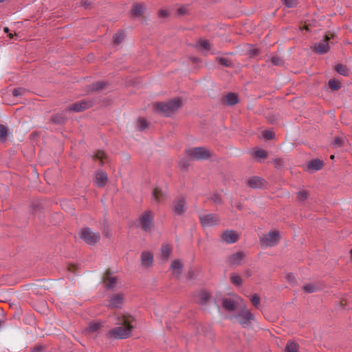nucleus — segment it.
Segmentation results:
<instances>
[{"label":"nucleus","mask_w":352,"mask_h":352,"mask_svg":"<svg viewBox=\"0 0 352 352\" xmlns=\"http://www.w3.org/2000/svg\"><path fill=\"white\" fill-rule=\"evenodd\" d=\"M133 318L123 317L121 325L109 331L107 336L109 338L115 339H124L128 338L131 333L134 325L132 324Z\"/></svg>","instance_id":"f257e3e1"},{"label":"nucleus","mask_w":352,"mask_h":352,"mask_svg":"<svg viewBox=\"0 0 352 352\" xmlns=\"http://www.w3.org/2000/svg\"><path fill=\"white\" fill-rule=\"evenodd\" d=\"M182 106V101L179 98H174L166 102H158L154 106L158 113L165 116H170Z\"/></svg>","instance_id":"f03ea898"},{"label":"nucleus","mask_w":352,"mask_h":352,"mask_svg":"<svg viewBox=\"0 0 352 352\" xmlns=\"http://www.w3.org/2000/svg\"><path fill=\"white\" fill-rule=\"evenodd\" d=\"M280 241V234L278 230H272L260 238V243L263 248L276 245Z\"/></svg>","instance_id":"7ed1b4c3"},{"label":"nucleus","mask_w":352,"mask_h":352,"mask_svg":"<svg viewBox=\"0 0 352 352\" xmlns=\"http://www.w3.org/2000/svg\"><path fill=\"white\" fill-rule=\"evenodd\" d=\"M79 236L88 245H95L100 239V234L92 231L89 228H82L79 233Z\"/></svg>","instance_id":"20e7f679"},{"label":"nucleus","mask_w":352,"mask_h":352,"mask_svg":"<svg viewBox=\"0 0 352 352\" xmlns=\"http://www.w3.org/2000/svg\"><path fill=\"white\" fill-rule=\"evenodd\" d=\"M187 156L195 160H206L211 154L210 150L204 147H195L186 151Z\"/></svg>","instance_id":"39448f33"},{"label":"nucleus","mask_w":352,"mask_h":352,"mask_svg":"<svg viewBox=\"0 0 352 352\" xmlns=\"http://www.w3.org/2000/svg\"><path fill=\"white\" fill-rule=\"evenodd\" d=\"M243 302V299L237 296H235L233 298H223L222 299V307L228 312H233L240 307L241 303Z\"/></svg>","instance_id":"423d86ee"},{"label":"nucleus","mask_w":352,"mask_h":352,"mask_svg":"<svg viewBox=\"0 0 352 352\" xmlns=\"http://www.w3.org/2000/svg\"><path fill=\"white\" fill-rule=\"evenodd\" d=\"M171 210L175 215H182L187 210L186 199L184 197H177L172 203Z\"/></svg>","instance_id":"0eeeda50"},{"label":"nucleus","mask_w":352,"mask_h":352,"mask_svg":"<svg viewBox=\"0 0 352 352\" xmlns=\"http://www.w3.org/2000/svg\"><path fill=\"white\" fill-rule=\"evenodd\" d=\"M234 318L241 324H245L250 323V320H254V316L250 310L245 308V305H243L240 312L230 318Z\"/></svg>","instance_id":"6e6552de"},{"label":"nucleus","mask_w":352,"mask_h":352,"mask_svg":"<svg viewBox=\"0 0 352 352\" xmlns=\"http://www.w3.org/2000/svg\"><path fill=\"white\" fill-rule=\"evenodd\" d=\"M333 35H325L322 41L314 44L313 50L320 54L327 53L330 50L329 41L333 38Z\"/></svg>","instance_id":"1a4fd4ad"},{"label":"nucleus","mask_w":352,"mask_h":352,"mask_svg":"<svg viewBox=\"0 0 352 352\" xmlns=\"http://www.w3.org/2000/svg\"><path fill=\"white\" fill-rule=\"evenodd\" d=\"M140 222L141 225V228L145 232L151 231L153 227V216L151 211H145L140 217Z\"/></svg>","instance_id":"9d476101"},{"label":"nucleus","mask_w":352,"mask_h":352,"mask_svg":"<svg viewBox=\"0 0 352 352\" xmlns=\"http://www.w3.org/2000/svg\"><path fill=\"white\" fill-rule=\"evenodd\" d=\"M201 224L204 227H210L218 225L220 222L219 217L216 214H208L199 217Z\"/></svg>","instance_id":"9b49d317"},{"label":"nucleus","mask_w":352,"mask_h":352,"mask_svg":"<svg viewBox=\"0 0 352 352\" xmlns=\"http://www.w3.org/2000/svg\"><path fill=\"white\" fill-rule=\"evenodd\" d=\"M93 106V102L91 100H81L76 102L69 107V111L80 112Z\"/></svg>","instance_id":"f8f14e48"},{"label":"nucleus","mask_w":352,"mask_h":352,"mask_svg":"<svg viewBox=\"0 0 352 352\" xmlns=\"http://www.w3.org/2000/svg\"><path fill=\"white\" fill-rule=\"evenodd\" d=\"M124 302V296L122 294H118L113 295L109 298L107 306L111 308H120Z\"/></svg>","instance_id":"ddd939ff"},{"label":"nucleus","mask_w":352,"mask_h":352,"mask_svg":"<svg viewBox=\"0 0 352 352\" xmlns=\"http://www.w3.org/2000/svg\"><path fill=\"white\" fill-rule=\"evenodd\" d=\"M141 265L144 268L152 266L153 263V254L148 251H144L140 256Z\"/></svg>","instance_id":"4468645a"},{"label":"nucleus","mask_w":352,"mask_h":352,"mask_svg":"<svg viewBox=\"0 0 352 352\" xmlns=\"http://www.w3.org/2000/svg\"><path fill=\"white\" fill-rule=\"evenodd\" d=\"M244 258L245 254L243 252H238L229 256L227 261L230 265H240Z\"/></svg>","instance_id":"2eb2a0df"},{"label":"nucleus","mask_w":352,"mask_h":352,"mask_svg":"<svg viewBox=\"0 0 352 352\" xmlns=\"http://www.w3.org/2000/svg\"><path fill=\"white\" fill-rule=\"evenodd\" d=\"M107 175L103 171L96 172L95 174L94 184L100 188L105 186L107 182Z\"/></svg>","instance_id":"dca6fc26"},{"label":"nucleus","mask_w":352,"mask_h":352,"mask_svg":"<svg viewBox=\"0 0 352 352\" xmlns=\"http://www.w3.org/2000/svg\"><path fill=\"white\" fill-rule=\"evenodd\" d=\"M103 282L107 289H113L118 283V278L115 276H111L109 273H106L103 278Z\"/></svg>","instance_id":"f3484780"},{"label":"nucleus","mask_w":352,"mask_h":352,"mask_svg":"<svg viewBox=\"0 0 352 352\" xmlns=\"http://www.w3.org/2000/svg\"><path fill=\"white\" fill-rule=\"evenodd\" d=\"M238 234L232 230H226L222 234V239L228 243H232L238 240Z\"/></svg>","instance_id":"a211bd4d"},{"label":"nucleus","mask_w":352,"mask_h":352,"mask_svg":"<svg viewBox=\"0 0 352 352\" xmlns=\"http://www.w3.org/2000/svg\"><path fill=\"white\" fill-rule=\"evenodd\" d=\"M170 268L173 271V274L179 278L182 274V270L183 268V264L179 260H174L173 261Z\"/></svg>","instance_id":"6ab92c4d"},{"label":"nucleus","mask_w":352,"mask_h":352,"mask_svg":"<svg viewBox=\"0 0 352 352\" xmlns=\"http://www.w3.org/2000/svg\"><path fill=\"white\" fill-rule=\"evenodd\" d=\"M248 185L252 188H260L263 186V179L258 177H253L248 181Z\"/></svg>","instance_id":"aec40b11"},{"label":"nucleus","mask_w":352,"mask_h":352,"mask_svg":"<svg viewBox=\"0 0 352 352\" xmlns=\"http://www.w3.org/2000/svg\"><path fill=\"white\" fill-rule=\"evenodd\" d=\"M239 102L238 96L234 93H229L224 97V102L228 105L232 106Z\"/></svg>","instance_id":"412c9836"},{"label":"nucleus","mask_w":352,"mask_h":352,"mask_svg":"<svg viewBox=\"0 0 352 352\" xmlns=\"http://www.w3.org/2000/svg\"><path fill=\"white\" fill-rule=\"evenodd\" d=\"M163 195L162 190L159 188H155L152 194L153 201L159 204L162 200Z\"/></svg>","instance_id":"4be33fe9"},{"label":"nucleus","mask_w":352,"mask_h":352,"mask_svg":"<svg viewBox=\"0 0 352 352\" xmlns=\"http://www.w3.org/2000/svg\"><path fill=\"white\" fill-rule=\"evenodd\" d=\"M144 11V6L142 3H138L133 6L131 9L132 14L135 16H141Z\"/></svg>","instance_id":"5701e85b"},{"label":"nucleus","mask_w":352,"mask_h":352,"mask_svg":"<svg viewBox=\"0 0 352 352\" xmlns=\"http://www.w3.org/2000/svg\"><path fill=\"white\" fill-rule=\"evenodd\" d=\"M322 167V162L319 160H314L311 161L308 165V169H312L314 170H318Z\"/></svg>","instance_id":"b1692460"},{"label":"nucleus","mask_w":352,"mask_h":352,"mask_svg":"<svg viewBox=\"0 0 352 352\" xmlns=\"http://www.w3.org/2000/svg\"><path fill=\"white\" fill-rule=\"evenodd\" d=\"M171 252V248L169 245H164L161 248V256L164 260H168Z\"/></svg>","instance_id":"393cba45"},{"label":"nucleus","mask_w":352,"mask_h":352,"mask_svg":"<svg viewBox=\"0 0 352 352\" xmlns=\"http://www.w3.org/2000/svg\"><path fill=\"white\" fill-rule=\"evenodd\" d=\"M335 70L340 74L347 76H349V70L346 65L343 64H338L335 67Z\"/></svg>","instance_id":"a878e982"},{"label":"nucleus","mask_w":352,"mask_h":352,"mask_svg":"<svg viewBox=\"0 0 352 352\" xmlns=\"http://www.w3.org/2000/svg\"><path fill=\"white\" fill-rule=\"evenodd\" d=\"M329 87L332 90H338L341 88V83L339 80L332 78L328 82Z\"/></svg>","instance_id":"bb28decb"},{"label":"nucleus","mask_w":352,"mask_h":352,"mask_svg":"<svg viewBox=\"0 0 352 352\" xmlns=\"http://www.w3.org/2000/svg\"><path fill=\"white\" fill-rule=\"evenodd\" d=\"M102 326V323L100 322H90L87 327V331L90 333H94L100 329Z\"/></svg>","instance_id":"cd10ccee"},{"label":"nucleus","mask_w":352,"mask_h":352,"mask_svg":"<svg viewBox=\"0 0 352 352\" xmlns=\"http://www.w3.org/2000/svg\"><path fill=\"white\" fill-rule=\"evenodd\" d=\"M95 158L100 161V165H102L107 161V155L103 151H98L95 155Z\"/></svg>","instance_id":"c85d7f7f"},{"label":"nucleus","mask_w":352,"mask_h":352,"mask_svg":"<svg viewBox=\"0 0 352 352\" xmlns=\"http://www.w3.org/2000/svg\"><path fill=\"white\" fill-rule=\"evenodd\" d=\"M285 352H298V346L294 342H288L286 345Z\"/></svg>","instance_id":"c756f323"},{"label":"nucleus","mask_w":352,"mask_h":352,"mask_svg":"<svg viewBox=\"0 0 352 352\" xmlns=\"http://www.w3.org/2000/svg\"><path fill=\"white\" fill-rule=\"evenodd\" d=\"M230 280L232 283L236 286H241L242 284V280L239 275L236 274H232L230 276Z\"/></svg>","instance_id":"7c9ffc66"},{"label":"nucleus","mask_w":352,"mask_h":352,"mask_svg":"<svg viewBox=\"0 0 352 352\" xmlns=\"http://www.w3.org/2000/svg\"><path fill=\"white\" fill-rule=\"evenodd\" d=\"M8 129L4 125L0 124V141L4 142L7 138Z\"/></svg>","instance_id":"2f4dec72"},{"label":"nucleus","mask_w":352,"mask_h":352,"mask_svg":"<svg viewBox=\"0 0 352 352\" xmlns=\"http://www.w3.org/2000/svg\"><path fill=\"white\" fill-rule=\"evenodd\" d=\"M148 126V122L144 118H140L137 121V128L140 131L144 130Z\"/></svg>","instance_id":"473e14b6"},{"label":"nucleus","mask_w":352,"mask_h":352,"mask_svg":"<svg viewBox=\"0 0 352 352\" xmlns=\"http://www.w3.org/2000/svg\"><path fill=\"white\" fill-rule=\"evenodd\" d=\"M309 192L307 190H302L299 191L297 193V199L300 201H304L306 200L309 197Z\"/></svg>","instance_id":"72a5a7b5"},{"label":"nucleus","mask_w":352,"mask_h":352,"mask_svg":"<svg viewBox=\"0 0 352 352\" xmlns=\"http://www.w3.org/2000/svg\"><path fill=\"white\" fill-rule=\"evenodd\" d=\"M106 85V83L102 81H98L93 83L91 85V89L93 91H99L102 89Z\"/></svg>","instance_id":"f704fd0d"},{"label":"nucleus","mask_w":352,"mask_h":352,"mask_svg":"<svg viewBox=\"0 0 352 352\" xmlns=\"http://www.w3.org/2000/svg\"><path fill=\"white\" fill-rule=\"evenodd\" d=\"M124 35L122 32H118L113 36V41L116 44H120L124 39Z\"/></svg>","instance_id":"c9c22d12"},{"label":"nucleus","mask_w":352,"mask_h":352,"mask_svg":"<svg viewBox=\"0 0 352 352\" xmlns=\"http://www.w3.org/2000/svg\"><path fill=\"white\" fill-rule=\"evenodd\" d=\"M198 47L208 50L210 48V43L208 40H199L197 44Z\"/></svg>","instance_id":"e433bc0d"},{"label":"nucleus","mask_w":352,"mask_h":352,"mask_svg":"<svg viewBox=\"0 0 352 352\" xmlns=\"http://www.w3.org/2000/svg\"><path fill=\"white\" fill-rule=\"evenodd\" d=\"M283 3L288 8H294L297 6V0H283Z\"/></svg>","instance_id":"4c0bfd02"},{"label":"nucleus","mask_w":352,"mask_h":352,"mask_svg":"<svg viewBox=\"0 0 352 352\" xmlns=\"http://www.w3.org/2000/svg\"><path fill=\"white\" fill-rule=\"evenodd\" d=\"M346 140L342 138L336 137L333 141V145L335 147H340L344 146Z\"/></svg>","instance_id":"58836bf2"},{"label":"nucleus","mask_w":352,"mask_h":352,"mask_svg":"<svg viewBox=\"0 0 352 352\" xmlns=\"http://www.w3.org/2000/svg\"><path fill=\"white\" fill-rule=\"evenodd\" d=\"M254 154H255L256 157H257L258 158H262V159L266 158L267 156V152L265 150L261 149V148H258V149L256 150L254 152Z\"/></svg>","instance_id":"ea45409f"},{"label":"nucleus","mask_w":352,"mask_h":352,"mask_svg":"<svg viewBox=\"0 0 352 352\" xmlns=\"http://www.w3.org/2000/svg\"><path fill=\"white\" fill-rule=\"evenodd\" d=\"M51 121L56 124H62L64 122V118L60 115H54L51 118Z\"/></svg>","instance_id":"a19ab883"},{"label":"nucleus","mask_w":352,"mask_h":352,"mask_svg":"<svg viewBox=\"0 0 352 352\" xmlns=\"http://www.w3.org/2000/svg\"><path fill=\"white\" fill-rule=\"evenodd\" d=\"M304 290L307 293H313L317 290V287L314 284H307L303 287Z\"/></svg>","instance_id":"79ce46f5"},{"label":"nucleus","mask_w":352,"mask_h":352,"mask_svg":"<svg viewBox=\"0 0 352 352\" xmlns=\"http://www.w3.org/2000/svg\"><path fill=\"white\" fill-rule=\"evenodd\" d=\"M275 168H281L284 166V160L281 158H276L273 160Z\"/></svg>","instance_id":"37998d69"},{"label":"nucleus","mask_w":352,"mask_h":352,"mask_svg":"<svg viewBox=\"0 0 352 352\" xmlns=\"http://www.w3.org/2000/svg\"><path fill=\"white\" fill-rule=\"evenodd\" d=\"M263 136L267 140H272L274 138L275 134L272 131L265 130L263 131Z\"/></svg>","instance_id":"c03bdc74"},{"label":"nucleus","mask_w":352,"mask_h":352,"mask_svg":"<svg viewBox=\"0 0 352 352\" xmlns=\"http://www.w3.org/2000/svg\"><path fill=\"white\" fill-rule=\"evenodd\" d=\"M250 300H251L252 303L253 304V305L254 307H256V308L258 307L259 302H260V298L258 297V296L257 294L253 295L250 298Z\"/></svg>","instance_id":"a18cd8bd"},{"label":"nucleus","mask_w":352,"mask_h":352,"mask_svg":"<svg viewBox=\"0 0 352 352\" xmlns=\"http://www.w3.org/2000/svg\"><path fill=\"white\" fill-rule=\"evenodd\" d=\"M209 298V294L207 292H201L200 294V303L205 304Z\"/></svg>","instance_id":"49530a36"},{"label":"nucleus","mask_w":352,"mask_h":352,"mask_svg":"<svg viewBox=\"0 0 352 352\" xmlns=\"http://www.w3.org/2000/svg\"><path fill=\"white\" fill-rule=\"evenodd\" d=\"M25 92V89L23 88H15L12 91V94L15 97L21 96H22Z\"/></svg>","instance_id":"de8ad7c7"},{"label":"nucleus","mask_w":352,"mask_h":352,"mask_svg":"<svg viewBox=\"0 0 352 352\" xmlns=\"http://www.w3.org/2000/svg\"><path fill=\"white\" fill-rule=\"evenodd\" d=\"M219 62L221 65H223L224 66H226V67H230L232 65L231 61L230 60H228V58H220L219 59Z\"/></svg>","instance_id":"09e8293b"},{"label":"nucleus","mask_w":352,"mask_h":352,"mask_svg":"<svg viewBox=\"0 0 352 352\" xmlns=\"http://www.w3.org/2000/svg\"><path fill=\"white\" fill-rule=\"evenodd\" d=\"M272 62L275 65H280L283 63V60L278 56H273L272 58Z\"/></svg>","instance_id":"8fccbe9b"},{"label":"nucleus","mask_w":352,"mask_h":352,"mask_svg":"<svg viewBox=\"0 0 352 352\" xmlns=\"http://www.w3.org/2000/svg\"><path fill=\"white\" fill-rule=\"evenodd\" d=\"M211 199L216 204H221V198L220 197V196L217 194H214L212 197H211Z\"/></svg>","instance_id":"3c124183"},{"label":"nucleus","mask_w":352,"mask_h":352,"mask_svg":"<svg viewBox=\"0 0 352 352\" xmlns=\"http://www.w3.org/2000/svg\"><path fill=\"white\" fill-rule=\"evenodd\" d=\"M179 164L184 168H186L189 166V164L186 160H182Z\"/></svg>","instance_id":"603ef678"},{"label":"nucleus","mask_w":352,"mask_h":352,"mask_svg":"<svg viewBox=\"0 0 352 352\" xmlns=\"http://www.w3.org/2000/svg\"><path fill=\"white\" fill-rule=\"evenodd\" d=\"M81 5L85 8H88L90 5V3L87 0H82L81 1Z\"/></svg>","instance_id":"864d4df0"},{"label":"nucleus","mask_w":352,"mask_h":352,"mask_svg":"<svg viewBox=\"0 0 352 352\" xmlns=\"http://www.w3.org/2000/svg\"><path fill=\"white\" fill-rule=\"evenodd\" d=\"M41 349V346H36L34 347L30 352H40Z\"/></svg>","instance_id":"5fc2aeb1"},{"label":"nucleus","mask_w":352,"mask_h":352,"mask_svg":"<svg viewBox=\"0 0 352 352\" xmlns=\"http://www.w3.org/2000/svg\"><path fill=\"white\" fill-rule=\"evenodd\" d=\"M160 15L164 17L168 15V12L166 10H162L160 11Z\"/></svg>","instance_id":"6e6d98bb"},{"label":"nucleus","mask_w":352,"mask_h":352,"mask_svg":"<svg viewBox=\"0 0 352 352\" xmlns=\"http://www.w3.org/2000/svg\"><path fill=\"white\" fill-rule=\"evenodd\" d=\"M178 13L179 14H184L185 13V9L182 8L178 9Z\"/></svg>","instance_id":"4d7b16f0"},{"label":"nucleus","mask_w":352,"mask_h":352,"mask_svg":"<svg viewBox=\"0 0 352 352\" xmlns=\"http://www.w3.org/2000/svg\"><path fill=\"white\" fill-rule=\"evenodd\" d=\"M293 275L292 274H288L287 276V279L289 280V281H292L293 280Z\"/></svg>","instance_id":"13d9d810"},{"label":"nucleus","mask_w":352,"mask_h":352,"mask_svg":"<svg viewBox=\"0 0 352 352\" xmlns=\"http://www.w3.org/2000/svg\"><path fill=\"white\" fill-rule=\"evenodd\" d=\"M245 274L247 275V276L249 277V276H250L252 275V273H251V272L250 270H247L245 272Z\"/></svg>","instance_id":"bf43d9fd"},{"label":"nucleus","mask_w":352,"mask_h":352,"mask_svg":"<svg viewBox=\"0 0 352 352\" xmlns=\"http://www.w3.org/2000/svg\"><path fill=\"white\" fill-rule=\"evenodd\" d=\"M8 31H9L8 28H4V32H8Z\"/></svg>","instance_id":"052dcab7"},{"label":"nucleus","mask_w":352,"mask_h":352,"mask_svg":"<svg viewBox=\"0 0 352 352\" xmlns=\"http://www.w3.org/2000/svg\"><path fill=\"white\" fill-rule=\"evenodd\" d=\"M330 158L332 159V160L334 159V155H331Z\"/></svg>","instance_id":"680f3d73"},{"label":"nucleus","mask_w":352,"mask_h":352,"mask_svg":"<svg viewBox=\"0 0 352 352\" xmlns=\"http://www.w3.org/2000/svg\"><path fill=\"white\" fill-rule=\"evenodd\" d=\"M9 36H10V38H12V36H13L12 34H10Z\"/></svg>","instance_id":"e2e57ef3"},{"label":"nucleus","mask_w":352,"mask_h":352,"mask_svg":"<svg viewBox=\"0 0 352 352\" xmlns=\"http://www.w3.org/2000/svg\"><path fill=\"white\" fill-rule=\"evenodd\" d=\"M1 324V320H0V324Z\"/></svg>","instance_id":"0e129e2a"}]
</instances>
